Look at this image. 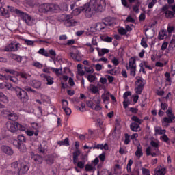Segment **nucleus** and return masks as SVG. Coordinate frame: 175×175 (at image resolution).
<instances>
[{
	"instance_id": "obj_1",
	"label": "nucleus",
	"mask_w": 175,
	"mask_h": 175,
	"mask_svg": "<svg viewBox=\"0 0 175 175\" xmlns=\"http://www.w3.org/2000/svg\"><path fill=\"white\" fill-rule=\"evenodd\" d=\"M12 171L16 173L17 175H25L29 170V164L28 163H18V161L13 162L11 164Z\"/></svg>"
},
{
	"instance_id": "obj_2",
	"label": "nucleus",
	"mask_w": 175,
	"mask_h": 175,
	"mask_svg": "<svg viewBox=\"0 0 175 175\" xmlns=\"http://www.w3.org/2000/svg\"><path fill=\"white\" fill-rule=\"evenodd\" d=\"M59 5L54 3H44L41 4L38 7V11L40 13H47L49 12L57 13L59 12Z\"/></svg>"
},
{
	"instance_id": "obj_3",
	"label": "nucleus",
	"mask_w": 175,
	"mask_h": 175,
	"mask_svg": "<svg viewBox=\"0 0 175 175\" xmlns=\"http://www.w3.org/2000/svg\"><path fill=\"white\" fill-rule=\"evenodd\" d=\"M15 13L16 14H18L20 17H21L22 20L25 21L27 25H29V26L33 25V20L32 19V17H31V16L24 13V12H22L18 9H15Z\"/></svg>"
},
{
	"instance_id": "obj_4",
	"label": "nucleus",
	"mask_w": 175,
	"mask_h": 175,
	"mask_svg": "<svg viewBox=\"0 0 175 175\" xmlns=\"http://www.w3.org/2000/svg\"><path fill=\"white\" fill-rule=\"evenodd\" d=\"M89 5L96 12H102L103 10V5H105V1L103 0H90Z\"/></svg>"
},
{
	"instance_id": "obj_5",
	"label": "nucleus",
	"mask_w": 175,
	"mask_h": 175,
	"mask_svg": "<svg viewBox=\"0 0 175 175\" xmlns=\"http://www.w3.org/2000/svg\"><path fill=\"white\" fill-rule=\"evenodd\" d=\"M14 91L16 92V96L21 100V102L25 103L28 102L29 97L28 94L25 92V90L20 88H15Z\"/></svg>"
},
{
	"instance_id": "obj_6",
	"label": "nucleus",
	"mask_w": 175,
	"mask_h": 175,
	"mask_svg": "<svg viewBox=\"0 0 175 175\" xmlns=\"http://www.w3.org/2000/svg\"><path fill=\"white\" fill-rule=\"evenodd\" d=\"M129 68H130L131 76H136V59L131 57L129 61Z\"/></svg>"
},
{
	"instance_id": "obj_7",
	"label": "nucleus",
	"mask_w": 175,
	"mask_h": 175,
	"mask_svg": "<svg viewBox=\"0 0 175 175\" xmlns=\"http://www.w3.org/2000/svg\"><path fill=\"white\" fill-rule=\"evenodd\" d=\"M103 25H106V27H112V25H114V21H113V18L107 17L104 19V21L103 23H99L98 25V27H101L100 28L101 31H103V29H105V27H103Z\"/></svg>"
},
{
	"instance_id": "obj_8",
	"label": "nucleus",
	"mask_w": 175,
	"mask_h": 175,
	"mask_svg": "<svg viewBox=\"0 0 175 175\" xmlns=\"http://www.w3.org/2000/svg\"><path fill=\"white\" fill-rule=\"evenodd\" d=\"M83 10H85V16L88 18H91L94 16V13L96 12L89 3L84 5Z\"/></svg>"
},
{
	"instance_id": "obj_9",
	"label": "nucleus",
	"mask_w": 175,
	"mask_h": 175,
	"mask_svg": "<svg viewBox=\"0 0 175 175\" xmlns=\"http://www.w3.org/2000/svg\"><path fill=\"white\" fill-rule=\"evenodd\" d=\"M72 49H74V52H70V55L74 61H77L78 62H80L81 61V57H80V52L75 46H72Z\"/></svg>"
},
{
	"instance_id": "obj_10",
	"label": "nucleus",
	"mask_w": 175,
	"mask_h": 175,
	"mask_svg": "<svg viewBox=\"0 0 175 175\" xmlns=\"http://www.w3.org/2000/svg\"><path fill=\"white\" fill-rule=\"evenodd\" d=\"M19 46L20 43L14 44L13 42H11L5 47V51H17V50H18Z\"/></svg>"
},
{
	"instance_id": "obj_11",
	"label": "nucleus",
	"mask_w": 175,
	"mask_h": 175,
	"mask_svg": "<svg viewBox=\"0 0 175 175\" xmlns=\"http://www.w3.org/2000/svg\"><path fill=\"white\" fill-rule=\"evenodd\" d=\"M65 23L68 24V27H75L77 24V22L72 19V15H66Z\"/></svg>"
},
{
	"instance_id": "obj_12",
	"label": "nucleus",
	"mask_w": 175,
	"mask_h": 175,
	"mask_svg": "<svg viewBox=\"0 0 175 175\" xmlns=\"http://www.w3.org/2000/svg\"><path fill=\"white\" fill-rule=\"evenodd\" d=\"M1 150L3 151V152L7 154V155H13V154H14L13 149L8 146L2 145Z\"/></svg>"
},
{
	"instance_id": "obj_13",
	"label": "nucleus",
	"mask_w": 175,
	"mask_h": 175,
	"mask_svg": "<svg viewBox=\"0 0 175 175\" xmlns=\"http://www.w3.org/2000/svg\"><path fill=\"white\" fill-rule=\"evenodd\" d=\"M6 126L9 132H12V133H15V132H17V129L16 126V122L12 123L10 122H7Z\"/></svg>"
},
{
	"instance_id": "obj_14",
	"label": "nucleus",
	"mask_w": 175,
	"mask_h": 175,
	"mask_svg": "<svg viewBox=\"0 0 175 175\" xmlns=\"http://www.w3.org/2000/svg\"><path fill=\"white\" fill-rule=\"evenodd\" d=\"M31 158L37 165H42L43 163V157L39 154H33L31 156Z\"/></svg>"
},
{
	"instance_id": "obj_15",
	"label": "nucleus",
	"mask_w": 175,
	"mask_h": 175,
	"mask_svg": "<svg viewBox=\"0 0 175 175\" xmlns=\"http://www.w3.org/2000/svg\"><path fill=\"white\" fill-rule=\"evenodd\" d=\"M40 154H44L47 151V145L46 142H42L38 148Z\"/></svg>"
},
{
	"instance_id": "obj_16",
	"label": "nucleus",
	"mask_w": 175,
	"mask_h": 175,
	"mask_svg": "<svg viewBox=\"0 0 175 175\" xmlns=\"http://www.w3.org/2000/svg\"><path fill=\"white\" fill-rule=\"evenodd\" d=\"M130 129H131L133 132H139L140 131V124L137 122H132L130 124Z\"/></svg>"
},
{
	"instance_id": "obj_17",
	"label": "nucleus",
	"mask_w": 175,
	"mask_h": 175,
	"mask_svg": "<svg viewBox=\"0 0 175 175\" xmlns=\"http://www.w3.org/2000/svg\"><path fill=\"white\" fill-rule=\"evenodd\" d=\"M43 77L45 79L46 81H47L46 84L48 85H53V84H54V78L46 75H43Z\"/></svg>"
},
{
	"instance_id": "obj_18",
	"label": "nucleus",
	"mask_w": 175,
	"mask_h": 175,
	"mask_svg": "<svg viewBox=\"0 0 175 175\" xmlns=\"http://www.w3.org/2000/svg\"><path fill=\"white\" fill-rule=\"evenodd\" d=\"M7 113V116L8 117V119L10 120V121H17L18 120V116L16 113H10L8 111H5Z\"/></svg>"
},
{
	"instance_id": "obj_19",
	"label": "nucleus",
	"mask_w": 175,
	"mask_h": 175,
	"mask_svg": "<svg viewBox=\"0 0 175 175\" xmlns=\"http://www.w3.org/2000/svg\"><path fill=\"white\" fill-rule=\"evenodd\" d=\"M135 157L139 159V158H142L143 157V150L142 149V146H137V150L135 152Z\"/></svg>"
},
{
	"instance_id": "obj_20",
	"label": "nucleus",
	"mask_w": 175,
	"mask_h": 175,
	"mask_svg": "<svg viewBox=\"0 0 175 175\" xmlns=\"http://www.w3.org/2000/svg\"><path fill=\"white\" fill-rule=\"evenodd\" d=\"M137 83H138L137 87L139 88H142L144 90V85H146V81L143 80V78L139 77V79L137 80Z\"/></svg>"
},
{
	"instance_id": "obj_21",
	"label": "nucleus",
	"mask_w": 175,
	"mask_h": 175,
	"mask_svg": "<svg viewBox=\"0 0 175 175\" xmlns=\"http://www.w3.org/2000/svg\"><path fill=\"white\" fill-rule=\"evenodd\" d=\"M10 57L12 58V59L16 61V62H21L23 60V57L18 55L11 53Z\"/></svg>"
},
{
	"instance_id": "obj_22",
	"label": "nucleus",
	"mask_w": 175,
	"mask_h": 175,
	"mask_svg": "<svg viewBox=\"0 0 175 175\" xmlns=\"http://www.w3.org/2000/svg\"><path fill=\"white\" fill-rule=\"evenodd\" d=\"M31 128L34 129L36 131L34 132L35 136H38L39 135V123H31Z\"/></svg>"
},
{
	"instance_id": "obj_23",
	"label": "nucleus",
	"mask_w": 175,
	"mask_h": 175,
	"mask_svg": "<svg viewBox=\"0 0 175 175\" xmlns=\"http://www.w3.org/2000/svg\"><path fill=\"white\" fill-rule=\"evenodd\" d=\"M0 101L3 102V103H9L8 96L5 95L2 92L0 93Z\"/></svg>"
},
{
	"instance_id": "obj_24",
	"label": "nucleus",
	"mask_w": 175,
	"mask_h": 175,
	"mask_svg": "<svg viewBox=\"0 0 175 175\" xmlns=\"http://www.w3.org/2000/svg\"><path fill=\"white\" fill-rule=\"evenodd\" d=\"M150 146H152V147H154V151L155 152H158V151H159V144L154 140H152L150 142Z\"/></svg>"
},
{
	"instance_id": "obj_25",
	"label": "nucleus",
	"mask_w": 175,
	"mask_h": 175,
	"mask_svg": "<svg viewBox=\"0 0 175 175\" xmlns=\"http://www.w3.org/2000/svg\"><path fill=\"white\" fill-rule=\"evenodd\" d=\"M31 85L33 87V88L38 90L42 87V82L37 80H33L31 83Z\"/></svg>"
},
{
	"instance_id": "obj_26",
	"label": "nucleus",
	"mask_w": 175,
	"mask_h": 175,
	"mask_svg": "<svg viewBox=\"0 0 175 175\" xmlns=\"http://www.w3.org/2000/svg\"><path fill=\"white\" fill-rule=\"evenodd\" d=\"M17 148L22 154L27 152V146H25L24 143H21Z\"/></svg>"
},
{
	"instance_id": "obj_27",
	"label": "nucleus",
	"mask_w": 175,
	"mask_h": 175,
	"mask_svg": "<svg viewBox=\"0 0 175 175\" xmlns=\"http://www.w3.org/2000/svg\"><path fill=\"white\" fill-rule=\"evenodd\" d=\"M46 162L48 165H53V163H54V156L48 155L46 157Z\"/></svg>"
},
{
	"instance_id": "obj_28",
	"label": "nucleus",
	"mask_w": 175,
	"mask_h": 175,
	"mask_svg": "<svg viewBox=\"0 0 175 175\" xmlns=\"http://www.w3.org/2000/svg\"><path fill=\"white\" fill-rule=\"evenodd\" d=\"M152 148L151 146H148L147 148L146 149V154L147 157H150L151 155L152 157H157V153L152 152L151 153Z\"/></svg>"
},
{
	"instance_id": "obj_29",
	"label": "nucleus",
	"mask_w": 175,
	"mask_h": 175,
	"mask_svg": "<svg viewBox=\"0 0 175 175\" xmlns=\"http://www.w3.org/2000/svg\"><path fill=\"white\" fill-rule=\"evenodd\" d=\"M57 144L59 146H70V144L69 143V138H66L64 141H59Z\"/></svg>"
},
{
	"instance_id": "obj_30",
	"label": "nucleus",
	"mask_w": 175,
	"mask_h": 175,
	"mask_svg": "<svg viewBox=\"0 0 175 175\" xmlns=\"http://www.w3.org/2000/svg\"><path fill=\"white\" fill-rule=\"evenodd\" d=\"M175 12L173 11L168 10L165 12V16L166 18H173L174 17Z\"/></svg>"
},
{
	"instance_id": "obj_31",
	"label": "nucleus",
	"mask_w": 175,
	"mask_h": 175,
	"mask_svg": "<svg viewBox=\"0 0 175 175\" xmlns=\"http://www.w3.org/2000/svg\"><path fill=\"white\" fill-rule=\"evenodd\" d=\"M145 36L147 39H152L154 38V30H148L147 33L145 32Z\"/></svg>"
},
{
	"instance_id": "obj_32",
	"label": "nucleus",
	"mask_w": 175,
	"mask_h": 175,
	"mask_svg": "<svg viewBox=\"0 0 175 175\" xmlns=\"http://www.w3.org/2000/svg\"><path fill=\"white\" fill-rule=\"evenodd\" d=\"M89 91H91V92H92V94H96L97 92H99V89H98V88L96 86L91 84Z\"/></svg>"
},
{
	"instance_id": "obj_33",
	"label": "nucleus",
	"mask_w": 175,
	"mask_h": 175,
	"mask_svg": "<svg viewBox=\"0 0 175 175\" xmlns=\"http://www.w3.org/2000/svg\"><path fill=\"white\" fill-rule=\"evenodd\" d=\"M110 50L107 49H102L101 52L100 51H98L99 57H103V55H105V54H107Z\"/></svg>"
},
{
	"instance_id": "obj_34",
	"label": "nucleus",
	"mask_w": 175,
	"mask_h": 175,
	"mask_svg": "<svg viewBox=\"0 0 175 175\" xmlns=\"http://www.w3.org/2000/svg\"><path fill=\"white\" fill-rule=\"evenodd\" d=\"M51 69L53 72V73H55V75H57V76H59V75H61V73H62V68H56L52 67Z\"/></svg>"
},
{
	"instance_id": "obj_35",
	"label": "nucleus",
	"mask_w": 175,
	"mask_h": 175,
	"mask_svg": "<svg viewBox=\"0 0 175 175\" xmlns=\"http://www.w3.org/2000/svg\"><path fill=\"white\" fill-rule=\"evenodd\" d=\"M83 8L81 7L79 8H76L73 12H72V14H74V16H79V14H80V13H81V12H83Z\"/></svg>"
},
{
	"instance_id": "obj_36",
	"label": "nucleus",
	"mask_w": 175,
	"mask_h": 175,
	"mask_svg": "<svg viewBox=\"0 0 175 175\" xmlns=\"http://www.w3.org/2000/svg\"><path fill=\"white\" fill-rule=\"evenodd\" d=\"M38 53L41 54L42 55H44V57H50V54L47 53L44 49L42 48L38 51Z\"/></svg>"
},
{
	"instance_id": "obj_37",
	"label": "nucleus",
	"mask_w": 175,
	"mask_h": 175,
	"mask_svg": "<svg viewBox=\"0 0 175 175\" xmlns=\"http://www.w3.org/2000/svg\"><path fill=\"white\" fill-rule=\"evenodd\" d=\"M102 40H103V42H107V43H111V42H113V38L104 36L102 37Z\"/></svg>"
},
{
	"instance_id": "obj_38",
	"label": "nucleus",
	"mask_w": 175,
	"mask_h": 175,
	"mask_svg": "<svg viewBox=\"0 0 175 175\" xmlns=\"http://www.w3.org/2000/svg\"><path fill=\"white\" fill-rule=\"evenodd\" d=\"M16 126V132L17 131H25V126L23 124H19L18 122H15Z\"/></svg>"
},
{
	"instance_id": "obj_39",
	"label": "nucleus",
	"mask_w": 175,
	"mask_h": 175,
	"mask_svg": "<svg viewBox=\"0 0 175 175\" xmlns=\"http://www.w3.org/2000/svg\"><path fill=\"white\" fill-rule=\"evenodd\" d=\"M132 121H134V122H136L137 124H139V125H141L142 122H143V120L142 119H139L137 116H133L131 117Z\"/></svg>"
},
{
	"instance_id": "obj_40",
	"label": "nucleus",
	"mask_w": 175,
	"mask_h": 175,
	"mask_svg": "<svg viewBox=\"0 0 175 175\" xmlns=\"http://www.w3.org/2000/svg\"><path fill=\"white\" fill-rule=\"evenodd\" d=\"M141 46H142V47H144V49H147V47H148V45L147 44V39H146V38H142Z\"/></svg>"
},
{
	"instance_id": "obj_41",
	"label": "nucleus",
	"mask_w": 175,
	"mask_h": 175,
	"mask_svg": "<svg viewBox=\"0 0 175 175\" xmlns=\"http://www.w3.org/2000/svg\"><path fill=\"white\" fill-rule=\"evenodd\" d=\"M1 10V14L2 16H3L4 17H6L7 18H9L10 15H9V11L6 10V9L5 8H2Z\"/></svg>"
},
{
	"instance_id": "obj_42",
	"label": "nucleus",
	"mask_w": 175,
	"mask_h": 175,
	"mask_svg": "<svg viewBox=\"0 0 175 175\" xmlns=\"http://www.w3.org/2000/svg\"><path fill=\"white\" fill-rule=\"evenodd\" d=\"M88 80L90 83H94L96 80V77L94 75H89L88 77Z\"/></svg>"
},
{
	"instance_id": "obj_43",
	"label": "nucleus",
	"mask_w": 175,
	"mask_h": 175,
	"mask_svg": "<svg viewBox=\"0 0 175 175\" xmlns=\"http://www.w3.org/2000/svg\"><path fill=\"white\" fill-rule=\"evenodd\" d=\"M140 7V2L137 1L136 5H133V10L135 13H139V8Z\"/></svg>"
},
{
	"instance_id": "obj_44",
	"label": "nucleus",
	"mask_w": 175,
	"mask_h": 175,
	"mask_svg": "<svg viewBox=\"0 0 175 175\" xmlns=\"http://www.w3.org/2000/svg\"><path fill=\"white\" fill-rule=\"evenodd\" d=\"M49 54L50 55H52V57H51V59H53V61H55V56L57 55L55 51L53 49L49 50Z\"/></svg>"
},
{
	"instance_id": "obj_45",
	"label": "nucleus",
	"mask_w": 175,
	"mask_h": 175,
	"mask_svg": "<svg viewBox=\"0 0 175 175\" xmlns=\"http://www.w3.org/2000/svg\"><path fill=\"white\" fill-rule=\"evenodd\" d=\"M170 50H175V40L172 39L169 44Z\"/></svg>"
},
{
	"instance_id": "obj_46",
	"label": "nucleus",
	"mask_w": 175,
	"mask_h": 175,
	"mask_svg": "<svg viewBox=\"0 0 175 175\" xmlns=\"http://www.w3.org/2000/svg\"><path fill=\"white\" fill-rule=\"evenodd\" d=\"M23 90L27 91V92H33V94H35L36 92V90H33L31 87L29 86H25L23 88Z\"/></svg>"
},
{
	"instance_id": "obj_47",
	"label": "nucleus",
	"mask_w": 175,
	"mask_h": 175,
	"mask_svg": "<svg viewBox=\"0 0 175 175\" xmlns=\"http://www.w3.org/2000/svg\"><path fill=\"white\" fill-rule=\"evenodd\" d=\"M124 137H125L124 144H129V143H131V139H129L131 137V135H129L128 133H126L124 135Z\"/></svg>"
},
{
	"instance_id": "obj_48",
	"label": "nucleus",
	"mask_w": 175,
	"mask_h": 175,
	"mask_svg": "<svg viewBox=\"0 0 175 175\" xmlns=\"http://www.w3.org/2000/svg\"><path fill=\"white\" fill-rule=\"evenodd\" d=\"M101 98H103L104 103H106V102H109V100H110V98L105 94H102Z\"/></svg>"
},
{
	"instance_id": "obj_49",
	"label": "nucleus",
	"mask_w": 175,
	"mask_h": 175,
	"mask_svg": "<svg viewBox=\"0 0 175 175\" xmlns=\"http://www.w3.org/2000/svg\"><path fill=\"white\" fill-rule=\"evenodd\" d=\"M154 132L156 135H163V132H165V130H162L161 129L155 128Z\"/></svg>"
},
{
	"instance_id": "obj_50",
	"label": "nucleus",
	"mask_w": 175,
	"mask_h": 175,
	"mask_svg": "<svg viewBox=\"0 0 175 175\" xmlns=\"http://www.w3.org/2000/svg\"><path fill=\"white\" fill-rule=\"evenodd\" d=\"M80 155V150H77L73 152V159H79V156Z\"/></svg>"
},
{
	"instance_id": "obj_51",
	"label": "nucleus",
	"mask_w": 175,
	"mask_h": 175,
	"mask_svg": "<svg viewBox=\"0 0 175 175\" xmlns=\"http://www.w3.org/2000/svg\"><path fill=\"white\" fill-rule=\"evenodd\" d=\"M18 140L21 143H25V142H27V139H25V137L23 135H18Z\"/></svg>"
},
{
	"instance_id": "obj_52",
	"label": "nucleus",
	"mask_w": 175,
	"mask_h": 175,
	"mask_svg": "<svg viewBox=\"0 0 175 175\" xmlns=\"http://www.w3.org/2000/svg\"><path fill=\"white\" fill-rule=\"evenodd\" d=\"M85 170H86V172H91V170H94V166H92V165L86 164Z\"/></svg>"
},
{
	"instance_id": "obj_53",
	"label": "nucleus",
	"mask_w": 175,
	"mask_h": 175,
	"mask_svg": "<svg viewBox=\"0 0 175 175\" xmlns=\"http://www.w3.org/2000/svg\"><path fill=\"white\" fill-rule=\"evenodd\" d=\"M143 88H135V93L137 94V95H142V92H143Z\"/></svg>"
},
{
	"instance_id": "obj_54",
	"label": "nucleus",
	"mask_w": 175,
	"mask_h": 175,
	"mask_svg": "<svg viewBox=\"0 0 175 175\" xmlns=\"http://www.w3.org/2000/svg\"><path fill=\"white\" fill-rule=\"evenodd\" d=\"M85 72L88 73H94V68L92 67H84Z\"/></svg>"
},
{
	"instance_id": "obj_55",
	"label": "nucleus",
	"mask_w": 175,
	"mask_h": 175,
	"mask_svg": "<svg viewBox=\"0 0 175 175\" xmlns=\"http://www.w3.org/2000/svg\"><path fill=\"white\" fill-rule=\"evenodd\" d=\"M10 81H12V83H15V84H18V79L16 77H10Z\"/></svg>"
},
{
	"instance_id": "obj_56",
	"label": "nucleus",
	"mask_w": 175,
	"mask_h": 175,
	"mask_svg": "<svg viewBox=\"0 0 175 175\" xmlns=\"http://www.w3.org/2000/svg\"><path fill=\"white\" fill-rule=\"evenodd\" d=\"M62 109H66L68 107V105H69V103L66 100H62Z\"/></svg>"
},
{
	"instance_id": "obj_57",
	"label": "nucleus",
	"mask_w": 175,
	"mask_h": 175,
	"mask_svg": "<svg viewBox=\"0 0 175 175\" xmlns=\"http://www.w3.org/2000/svg\"><path fill=\"white\" fill-rule=\"evenodd\" d=\"M131 95H132V93L129 91H127L123 94V98L125 100H126V99H128V96H131Z\"/></svg>"
},
{
	"instance_id": "obj_58",
	"label": "nucleus",
	"mask_w": 175,
	"mask_h": 175,
	"mask_svg": "<svg viewBox=\"0 0 175 175\" xmlns=\"http://www.w3.org/2000/svg\"><path fill=\"white\" fill-rule=\"evenodd\" d=\"M125 23H135V20L132 18L131 16H128L125 20Z\"/></svg>"
},
{
	"instance_id": "obj_59",
	"label": "nucleus",
	"mask_w": 175,
	"mask_h": 175,
	"mask_svg": "<svg viewBox=\"0 0 175 175\" xmlns=\"http://www.w3.org/2000/svg\"><path fill=\"white\" fill-rule=\"evenodd\" d=\"M111 62L113 64V65H115V66H117V65L120 64V62L118 61L117 57H113L111 59Z\"/></svg>"
},
{
	"instance_id": "obj_60",
	"label": "nucleus",
	"mask_w": 175,
	"mask_h": 175,
	"mask_svg": "<svg viewBox=\"0 0 175 175\" xmlns=\"http://www.w3.org/2000/svg\"><path fill=\"white\" fill-rule=\"evenodd\" d=\"M63 110L65 111L67 116H70V114L72 113V110L68 107L64 108L63 109Z\"/></svg>"
},
{
	"instance_id": "obj_61",
	"label": "nucleus",
	"mask_w": 175,
	"mask_h": 175,
	"mask_svg": "<svg viewBox=\"0 0 175 175\" xmlns=\"http://www.w3.org/2000/svg\"><path fill=\"white\" fill-rule=\"evenodd\" d=\"M118 32L120 35H126V33H127L126 29H124V28H120L118 30Z\"/></svg>"
},
{
	"instance_id": "obj_62",
	"label": "nucleus",
	"mask_w": 175,
	"mask_h": 175,
	"mask_svg": "<svg viewBox=\"0 0 175 175\" xmlns=\"http://www.w3.org/2000/svg\"><path fill=\"white\" fill-rule=\"evenodd\" d=\"M155 3H157V0H152V1L150 3H149V4H148V8L152 9V8H154V5H155Z\"/></svg>"
},
{
	"instance_id": "obj_63",
	"label": "nucleus",
	"mask_w": 175,
	"mask_h": 175,
	"mask_svg": "<svg viewBox=\"0 0 175 175\" xmlns=\"http://www.w3.org/2000/svg\"><path fill=\"white\" fill-rule=\"evenodd\" d=\"M163 121L164 122H167V124H172V122H173L172 119L167 117H165L163 118Z\"/></svg>"
},
{
	"instance_id": "obj_64",
	"label": "nucleus",
	"mask_w": 175,
	"mask_h": 175,
	"mask_svg": "<svg viewBox=\"0 0 175 175\" xmlns=\"http://www.w3.org/2000/svg\"><path fill=\"white\" fill-rule=\"evenodd\" d=\"M165 174V172L163 171V170H158L157 171H156V173L154 175H164Z\"/></svg>"
}]
</instances>
